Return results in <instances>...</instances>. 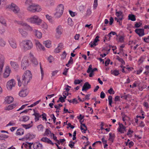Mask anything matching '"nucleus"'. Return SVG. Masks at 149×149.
I'll use <instances>...</instances> for the list:
<instances>
[{
  "label": "nucleus",
  "instance_id": "15",
  "mask_svg": "<svg viewBox=\"0 0 149 149\" xmlns=\"http://www.w3.org/2000/svg\"><path fill=\"white\" fill-rule=\"evenodd\" d=\"M118 132H120L121 133H123L124 131H126V127L124 126L122 124L119 123V127L118 128Z\"/></svg>",
  "mask_w": 149,
  "mask_h": 149
},
{
  "label": "nucleus",
  "instance_id": "29",
  "mask_svg": "<svg viewBox=\"0 0 149 149\" xmlns=\"http://www.w3.org/2000/svg\"><path fill=\"white\" fill-rule=\"evenodd\" d=\"M24 130L22 128H19L17 131L16 134L19 135H21L24 134Z\"/></svg>",
  "mask_w": 149,
  "mask_h": 149
},
{
  "label": "nucleus",
  "instance_id": "18",
  "mask_svg": "<svg viewBox=\"0 0 149 149\" xmlns=\"http://www.w3.org/2000/svg\"><path fill=\"white\" fill-rule=\"evenodd\" d=\"M30 57L31 62L34 65H36L38 64V62L34 57L33 55L31 53H30Z\"/></svg>",
  "mask_w": 149,
  "mask_h": 149
},
{
  "label": "nucleus",
  "instance_id": "12",
  "mask_svg": "<svg viewBox=\"0 0 149 149\" xmlns=\"http://www.w3.org/2000/svg\"><path fill=\"white\" fill-rule=\"evenodd\" d=\"M99 36H97L93 41L90 43L89 44L91 45L90 47H93V46H96L97 45V42L99 41Z\"/></svg>",
  "mask_w": 149,
  "mask_h": 149
},
{
  "label": "nucleus",
  "instance_id": "36",
  "mask_svg": "<svg viewBox=\"0 0 149 149\" xmlns=\"http://www.w3.org/2000/svg\"><path fill=\"white\" fill-rule=\"evenodd\" d=\"M128 18L129 19L133 21H135L136 20L135 16L132 14L129 15L128 16Z\"/></svg>",
  "mask_w": 149,
  "mask_h": 149
},
{
  "label": "nucleus",
  "instance_id": "44",
  "mask_svg": "<svg viewBox=\"0 0 149 149\" xmlns=\"http://www.w3.org/2000/svg\"><path fill=\"white\" fill-rule=\"evenodd\" d=\"M37 128L39 131H42L44 127L42 125L40 124L38 125L37 126Z\"/></svg>",
  "mask_w": 149,
  "mask_h": 149
},
{
  "label": "nucleus",
  "instance_id": "3",
  "mask_svg": "<svg viewBox=\"0 0 149 149\" xmlns=\"http://www.w3.org/2000/svg\"><path fill=\"white\" fill-rule=\"evenodd\" d=\"M31 3V2L29 4H26V5H29L27 8L28 10L33 13H35L40 11L41 10V7L39 5Z\"/></svg>",
  "mask_w": 149,
  "mask_h": 149
},
{
  "label": "nucleus",
  "instance_id": "30",
  "mask_svg": "<svg viewBox=\"0 0 149 149\" xmlns=\"http://www.w3.org/2000/svg\"><path fill=\"white\" fill-rule=\"evenodd\" d=\"M109 138L108 140L111 141L113 143V140L115 138V135L114 134H112L111 133H109Z\"/></svg>",
  "mask_w": 149,
  "mask_h": 149
},
{
  "label": "nucleus",
  "instance_id": "57",
  "mask_svg": "<svg viewBox=\"0 0 149 149\" xmlns=\"http://www.w3.org/2000/svg\"><path fill=\"white\" fill-rule=\"evenodd\" d=\"M69 12L70 15L72 17H74L77 14L76 13L73 12V11H72L71 10H69Z\"/></svg>",
  "mask_w": 149,
  "mask_h": 149
},
{
  "label": "nucleus",
  "instance_id": "6",
  "mask_svg": "<svg viewBox=\"0 0 149 149\" xmlns=\"http://www.w3.org/2000/svg\"><path fill=\"white\" fill-rule=\"evenodd\" d=\"M20 46L22 47H32L33 44L30 40H25L22 41L20 44Z\"/></svg>",
  "mask_w": 149,
  "mask_h": 149
},
{
  "label": "nucleus",
  "instance_id": "54",
  "mask_svg": "<svg viewBox=\"0 0 149 149\" xmlns=\"http://www.w3.org/2000/svg\"><path fill=\"white\" fill-rule=\"evenodd\" d=\"M35 43L36 47H42V45L38 41L36 40L35 42Z\"/></svg>",
  "mask_w": 149,
  "mask_h": 149
},
{
  "label": "nucleus",
  "instance_id": "41",
  "mask_svg": "<svg viewBox=\"0 0 149 149\" xmlns=\"http://www.w3.org/2000/svg\"><path fill=\"white\" fill-rule=\"evenodd\" d=\"M22 120H21L24 122H26L28 121L29 119V118L28 116H24L22 117Z\"/></svg>",
  "mask_w": 149,
  "mask_h": 149
},
{
  "label": "nucleus",
  "instance_id": "11",
  "mask_svg": "<svg viewBox=\"0 0 149 149\" xmlns=\"http://www.w3.org/2000/svg\"><path fill=\"white\" fill-rule=\"evenodd\" d=\"M135 31L139 36H142L144 35V29H137L135 30Z\"/></svg>",
  "mask_w": 149,
  "mask_h": 149
},
{
  "label": "nucleus",
  "instance_id": "1",
  "mask_svg": "<svg viewBox=\"0 0 149 149\" xmlns=\"http://www.w3.org/2000/svg\"><path fill=\"white\" fill-rule=\"evenodd\" d=\"M27 22L37 25H40L42 22V20L37 15H32L26 19Z\"/></svg>",
  "mask_w": 149,
  "mask_h": 149
},
{
  "label": "nucleus",
  "instance_id": "31",
  "mask_svg": "<svg viewBox=\"0 0 149 149\" xmlns=\"http://www.w3.org/2000/svg\"><path fill=\"white\" fill-rule=\"evenodd\" d=\"M9 42L10 45L11 47H15L16 46L15 41L13 39H10L9 41Z\"/></svg>",
  "mask_w": 149,
  "mask_h": 149
},
{
  "label": "nucleus",
  "instance_id": "38",
  "mask_svg": "<svg viewBox=\"0 0 149 149\" xmlns=\"http://www.w3.org/2000/svg\"><path fill=\"white\" fill-rule=\"evenodd\" d=\"M46 17L47 19L51 23L53 22V19L52 17L48 15H46Z\"/></svg>",
  "mask_w": 149,
  "mask_h": 149
},
{
  "label": "nucleus",
  "instance_id": "17",
  "mask_svg": "<svg viewBox=\"0 0 149 149\" xmlns=\"http://www.w3.org/2000/svg\"><path fill=\"white\" fill-rule=\"evenodd\" d=\"M33 111L34 112V113L32 114V115L35 116V121L37 122L39 120L40 118L41 117V116L38 113L36 112L35 109H33Z\"/></svg>",
  "mask_w": 149,
  "mask_h": 149
},
{
  "label": "nucleus",
  "instance_id": "25",
  "mask_svg": "<svg viewBox=\"0 0 149 149\" xmlns=\"http://www.w3.org/2000/svg\"><path fill=\"white\" fill-rule=\"evenodd\" d=\"M80 129L81 131L83 130L82 131V133H85L86 130H87V127L85 124L82 123L81 124Z\"/></svg>",
  "mask_w": 149,
  "mask_h": 149
},
{
  "label": "nucleus",
  "instance_id": "39",
  "mask_svg": "<svg viewBox=\"0 0 149 149\" xmlns=\"http://www.w3.org/2000/svg\"><path fill=\"white\" fill-rule=\"evenodd\" d=\"M63 97H62V96H61V97L59 98V100H60V102L63 103L65 102V99L66 97V96H65V95H63Z\"/></svg>",
  "mask_w": 149,
  "mask_h": 149
},
{
  "label": "nucleus",
  "instance_id": "50",
  "mask_svg": "<svg viewBox=\"0 0 149 149\" xmlns=\"http://www.w3.org/2000/svg\"><path fill=\"white\" fill-rule=\"evenodd\" d=\"M117 59H118V61L120 62L123 65H124L125 64V62L123 59L120 58V57H118V58H117Z\"/></svg>",
  "mask_w": 149,
  "mask_h": 149
},
{
  "label": "nucleus",
  "instance_id": "26",
  "mask_svg": "<svg viewBox=\"0 0 149 149\" xmlns=\"http://www.w3.org/2000/svg\"><path fill=\"white\" fill-rule=\"evenodd\" d=\"M35 136V135L31 134H26L24 137V139H31L34 138Z\"/></svg>",
  "mask_w": 149,
  "mask_h": 149
},
{
  "label": "nucleus",
  "instance_id": "61",
  "mask_svg": "<svg viewBox=\"0 0 149 149\" xmlns=\"http://www.w3.org/2000/svg\"><path fill=\"white\" fill-rule=\"evenodd\" d=\"M68 70L69 68L67 69L65 68L64 70L63 74L65 75H66L67 74V72H68Z\"/></svg>",
  "mask_w": 149,
  "mask_h": 149
},
{
  "label": "nucleus",
  "instance_id": "21",
  "mask_svg": "<svg viewBox=\"0 0 149 149\" xmlns=\"http://www.w3.org/2000/svg\"><path fill=\"white\" fill-rule=\"evenodd\" d=\"M13 98L11 96H7L5 98V102L6 103L9 104L13 101Z\"/></svg>",
  "mask_w": 149,
  "mask_h": 149
},
{
  "label": "nucleus",
  "instance_id": "24",
  "mask_svg": "<svg viewBox=\"0 0 149 149\" xmlns=\"http://www.w3.org/2000/svg\"><path fill=\"white\" fill-rule=\"evenodd\" d=\"M64 10V6L62 4H60L57 7L56 10L58 12H60L61 13H63Z\"/></svg>",
  "mask_w": 149,
  "mask_h": 149
},
{
  "label": "nucleus",
  "instance_id": "35",
  "mask_svg": "<svg viewBox=\"0 0 149 149\" xmlns=\"http://www.w3.org/2000/svg\"><path fill=\"white\" fill-rule=\"evenodd\" d=\"M10 64L12 67L15 69H16L18 67V65L14 61H11L10 62Z\"/></svg>",
  "mask_w": 149,
  "mask_h": 149
},
{
  "label": "nucleus",
  "instance_id": "37",
  "mask_svg": "<svg viewBox=\"0 0 149 149\" xmlns=\"http://www.w3.org/2000/svg\"><path fill=\"white\" fill-rule=\"evenodd\" d=\"M111 73L115 76H117L119 74V71L116 70H114L113 71L111 70Z\"/></svg>",
  "mask_w": 149,
  "mask_h": 149
},
{
  "label": "nucleus",
  "instance_id": "32",
  "mask_svg": "<svg viewBox=\"0 0 149 149\" xmlns=\"http://www.w3.org/2000/svg\"><path fill=\"white\" fill-rule=\"evenodd\" d=\"M17 24L21 25L23 26H26L29 27L30 29H32V28L29 25H28L26 23H24L22 21H19L18 22Z\"/></svg>",
  "mask_w": 149,
  "mask_h": 149
},
{
  "label": "nucleus",
  "instance_id": "64",
  "mask_svg": "<svg viewBox=\"0 0 149 149\" xmlns=\"http://www.w3.org/2000/svg\"><path fill=\"white\" fill-rule=\"evenodd\" d=\"M144 40L146 42H149V36H148L147 37H144Z\"/></svg>",
  "mask_w": 149,
  "mask_h": 149
},
{
  "label": "nucleus",
  "instance_id": "45",
  "mask_svg": "<svg viewBox=\"0 0 149 149\" xmlns=\"http://www.w3.org/2000/svg\"><path fill=\"white\" fill-rule=\"evenodd\" d=\"M32 144L33 143H27V144H25V146H26V148H27L28 149H31V146L32 145Z\"/></svg>",
  "mask_w": 149,
  "mask_h": 149
},
{
  "label": "nucleus",
  "instance_id": "49",
  "mask_svg": "<svg viewBox=\"0 0 149 149\" xmlns=\"http://www.w3.org/2000/svg\"><path fill=\"white\" fill-rule=\"evenodd\" d=\"M82 81V80L75 79L74 81V83L75 84H79Z\"/></svg>",
  "mask_w": 149,
  "mask_h": 149
},
{
  "label": "nucleus",
  "instance_id": "19",
  "mask_svg": "<svg viewBox=\"0 0 149 149\" xmlns=\"http://www.w3.org/2000/svg\"><path fill=\"white\" fill-rule=\"evenodd\" d=\"M33 147L34 149H42L43 146L42 144L35 143L33 144Z\"/></svg>",
  "mask_w": 149,
  "mask_h": 149
},
{
  "label": "nucleus",
  "instance_id": "51",
  "mask_svg": "<svg viewBox=\"0 0 149 149\" xmlns=\"http://www.w3.org/2000/svg\"><path fill=\"white\" fill-rule=\"evenodd\" d=\"M41 116H42L43 120H45V121L47 120L46 118L47 115L45 113H43Z\"/></svg>",
  "mask_w": 149,
  "mask_h": 149
},
{
  "label": "nucleus",
  "instance_id": "14",
  "mask_svg": "<svg viewBox=\"0 0 149 149\" xmlns=\"http://www.w3.org/2000/svg\"><path fill=\"white\" fill-rule=\"evenodd\" d=\"M28 92L26 88L22 90L19 93V95L22 97H25L28 94Z\"/></svg>",
  "mask_w": 149,
  "mask_h": 149
},
{
  "label": "nucleus",
  "instance_id": "46",
  "mask_svg": "<svg viewBox=\"0 0 149 149\" xmlns=\"http://www.w3.org/2000/svg\"><path fill=\"white\" fill-rule=\"evenodd\" d=\"M54 57L51 55H50L47 59L48 61H49L50 63H52L54 60Z\"/></svg>",
  "mask_w": 149,
  "mask_h": 149
},
{
  "label": "nucleus",
  "instance_id": "22",
  "mask_svg": "<svg viewBox=\"0 0 149 149\" xmlns=\"http://www.w3.org/2000/svg\"><path fill=\"white\" fill-rule=\"evenodd\" d=\"M33 32L35 35V36L38 38L40 39L42 37V33L36 29H34L33 30Z\"/></svg>",
  "mask_w": 149,
  "mask_h": 149
},
{
  "label": "nucleus",
  "instance_id": "63",
  "mask_svg": "<svg viewBox=\"0 0 149 149\" xmlns=\"http://www.w3.org/2000/svg\"><path fill=\"white\" fill-rule=\"evenodd\" d=\"M113 22V19L112 17H111L109 19V24L110 25H111Z\"/></svg>",
  "mask_w": 149,
  "mask_h": 149
},
{
  "label": "nucleus",
  "instance_id": "43",
  "mask_svg": "<svg viewBox=\"0 0 149 149\" xmlns=\"http://www.w3.org/2000/svg\"><path fill=\"white\" fill-rule=\"evenodd\" d=\"M112 97L111 96L109 95V96L108 101H109V105H110L111 107H112L111 104H112Z\"/></svg>",
  "mask_w": 149,
  "mask_h": 149
},
{
  "label": "nucleus",
  "instance_id": "7",
  "mask_svg": "<svg viewBox=\"0 0 149 149\" xmlns=\"http://www.w3.org/2000/svg\"><path fill=\"white\" fill-rule=\"evenodd\" d=\"M15 83L14 80L12 79L7 82V88L8 89L11 90L13 87L15 86Z\"/></svg>",
  "mask_w": 149,
  "mask_h": 149
},
{
  "label": "nucleus",
  "instance_id": "40",
  "mask_svg": "<svg viewBox=\"0 0 149 149\" xmlns=\"http://www.w3.org/2000/svg\"><path fill=\"white\" fill-rule=\"evenodd\" d=\"M62 14L63 13H61L60 12H58L56 11V12L54 14V15L56 17L58 18L60 17Z\"/></svg>",
  "mask_w": 149,
  "mask_h": 149
},
{
  "label": "nucleus",
  "instance_id": "59",
  "mask_svg": "<svg viewBox=\"0 0 149 149\" xmlns=\"http://www.w3.org/2000/svg\"><path fill=\"white\" fill-rule=\"evenodd\" d=\"M108 93L110 94H114V91L112 88H110L108 91Z\"/></svg>",
  "mask_w": 149,
  "mask_h": 149
},
{
  "label": "nucleus",
  "instance_id": "42",
  "mask_svg": "<svg viewBox=\"0 0 149 149\" xmlns=\"http://www.w3.org/2000/svg\"><path fill=\"white\" fill-rule=\"evenodd\" d=\"M49 134H51V136H52V133H51L50 131L48 129H46L44 133V135L48 136Z\"/></svg>",
  "mask_w": 149,
  "mask_h": 149
},
{
  "label": "nucleus",
  "instance_id": "34",
  "mask_svg": "<svg viewBox=\"0 0 149 149\" xmlns=\"http://www.w3.org/2000/svg\"><path fill=\"white\" fill-rule=\"evenodd\" d=\"M44 45L45 47H48L51 46V42L49 40H47L43 42Z\"/></svg>",
  "mask_w": 149,
  "mask_h": 149
},
{
  "label": "nucleus",
  "instance_id": "16",
  "mask_svg": "<svg viewBox=\"0 0 149 149\" xmlns=\"http://www.w3.org/2000/svg\"><path fill=\"white\" fill-rule=\"evenodd\" d=\"M19 33L22 35V37L26 38L27 36L28 35L26 31L24 30L23 29H19Z\"/></svg>",
  "mask_w": 149,
  "mask_h": 149
},
{
  "label": "nucleus",
  "instance_id": "20",
  "mask_svg": "<svg viewBox=\"0 0 149 149\" xmlns=\"http://www.w3.org/2000/svg\"><path fill=\"white\" fill-rule=\"evenodd\" d=\"M41 141L43 142L51 144L52 145H54V143L52 142V141L47 137H43L41 139Z\"/></svg>",
  "mask_w": 149,
  "mask_h": 149
},
{
  "label": "nucleus",
  "instance_id": "47",
  "mask_svg": "<svg viewBox=\"0 0 149 149\" xmlns=\"http://www.w3.org/2000/svg\"><path fill=\"white\" fill-rule=\"evenodd\" d=\"M15 123L13 121H11L8 124H7L6 126L8 127L10 126H15Z\"/></svg>",
  "mask_w": 149,
  "mask_h": 149
},
{
  "label": "nucleus",
  "instance_id": "56",
  "mask_svg": "<svg viewBox=\"0 0 149 149\" xmlns=\"http://www.w3.org/2000/svg\"><path fill=\"white\" fill-rule=\"evenodd\" d=\"M124 38L122 36H120L118 38V41L121 42L123 41Z\"/></svg>",
  "mask_w": 149,
  "mask_h": 149
},
{
  "label": "nucleus",
  "instance_id": "55",
  "mask_svg": "<svg viewBox=\"0 0 149 149\" xmlns=\"http://www.w3.org/2000/svg\"><path fill=\"white\" fill-rule=\"evenodd\" d=\"M17 80L18 82V86H21L22 85V82L20 81V78L19 77L17 76Z\"/></svg>",
  "mask_w": 149,
  "mask_h": 149
},
{
  "label": "nucleus",
  "instance_id": "5",
  "mask_svg": "<svg viewBox=\"0 0 149 149\" xmlns=\"http://www.w3.org/2000/svg\"><path fill=\"white\" fill-rule=\"evenodd\" d=\"M29 61H28V57L27 56H25L22 61L21 68L23 70H25L26 68L29 66Z\"/></svg>",
  "mask_w": 149,
  "mask_h": 149
},
{
  "label": "nucleus",
  "instance_id": "58",
  "mask_svg": "<svg viewBox=\"0 0 149 149\" xmlns=\"http://www.w3.org/2000/svg\"><path fill=\"white\" fill-rule=\"evenodd\" d=\"M70 142L72 143L69 144L68 145L71 148H73L75 143L73 142L72 141H70Z\"/></svg>",
  "mask_w": 149,
  "mask_h": 149
},
{
  "label": "nucleus",
  "instance_id": "52",
  "mask_svg": "<svg viewBox=\"0 0 149 149\" xmlns=\"http://www.w3.org/2000/svg\"><path fill=\"white\" fill-rule=\"evenodd\" d=\"M8 137V136L4 134H0V138L2 139H6Z\"/></svg>",
  "mask_w": 149,
  "mask_h": 149
},
{
  "label": "nucleus",
  "instance_id": "9",
  "mask_svg": "<svg viewBox=\"0 0 149 149\" xmlns=\"http://www.w3.org/2000/svg\"><path fill=\"white\" fill-rule=\"evenodd\" d=\"M56 33L59 36L58 37L56 36V37L58 38L62 34L63 32V29L62 26L60 25L58 26L56 28Z\"/></svg>",
  "mask_w": 149,
  "mask_h": 149
},
{
  "label": "nucleus",
  "instance_id": "10",
  "mask_svg": "<svg viewBox=\"0 0 149 149\" xmlns=\"http://www.w3.org/2000/svg\"><path fill=\"white\" fill-rule=\"evenodd\" d=\"M91 88V85L88 82L85 83L83 86L82 91H86L87 90Z\"/></svg>",
  "mask_w": 149,
  "mask_h": 149
},
{
  "label": "nucleus",
  "instance_id": "2",
  "mask_svg": "<svg viewBox=\"0 0 149 149\" xmlns=\"http://www.w3.org/2000/svg\"><path fill=\"white\" fill-rule=\"evenodd\" d=\"M22 82L24 81V85H26L29 82L32 78V74L29 70L26 71L22 76Z\"/></svg>",
  "mask_w": 149,
  "mask_h": 149
},
{
  "label": "nucleus",
  "instance_id": "4",
  "mask_svg": "<svg viewBox=\"0 0 149 149\" xmlns=\"http://www.w3.org/2000/svg\"><path fill=\"white\" fill-rule=\"evenodd\" d=\"M7 8L15 14L18 13L20 11L19 7L16 4L13 3L8 5Z\"/></svg>",
  "mask_w": 149,
  "mask_h": 149
},
{
  "label": "nucleus",
  "instance_id": "53",
  "mask_svg": "<svg viewBox=\"0 0 149 149\" xmlns=\"http://www.w3.org/2000/svg\"><path fill=\"white\" fill-rule=\"evenodd\" d=\"M111 34H109V33L108 35H106L104 37V38L106 40H108L107 39L109 38V40H110V38L111 37Z\"/></svg>",
  "mask_w": 149,
  "mask_h": 149
},
{
  "label": "nucleus",
  "instance_id": "27",
  "mask_svg": "<svg viewBox=\"0 0 149 149\" xmlns=\"http://www.w3.org/2000/svg\"><path fill=\"white\" fill-rule=\"evenodd\" d=\"M115 15L118 18L122 17H123V12L121 11H117V9L116 10Z\"/></svg>",
  "mask_w": 149,
  "mask_h": 149
},
{
  "label": "nucleus",
  "instance_id": "48",
  "mask_svg": "<svg viewBox=\"0 0 149 149\" xmlns=\"http://www.w3.org/2000/svg\"><path fill=\"white\" fill-rule=\"evenodd\" d=\"M6 42L2 39L0 40V46L3 47L5 45Z\"/></svg>",
  "mask_w": 149,
  "mask_h": 149
},
{
  "label": "nucleus",
  "instance_id": "8",
  "mask_svg": "<svg viewBox=\"0 0 149 149\" xmlns=\"http://www.w3.org/2000/svg\"><path fill=\"white\" fill-rule=\"evenodd\" d=\"M11 72V70L8 66H6L5 69V72L3 74V77L5 78H6L9 76Z\"/></svg>",
  "mask_w": 149,
  "mask_h": 149
},
{
  "label": "nucleus",
  "instance_id": "13",
  "mask_svg": "<svg viewBox=\"0 0 149 149\" xmlns=\"http://www.w3.org/2000/svg\"><path fill=\"white\" fill-rule=\"evenodd\" d=\"M4 63V58L3 56L0 57V74L2 73Z\"/></svg>",
  "mask_w": 149,
  "mask_h": 149
},
{
  "label": "nucleus",
  "instance_id": "28",
  "mask_svg": "<svg viewBox=\"0 0 149 149\" xmlns=\"http://www.w3.org/2000/svg\"><path fill=\"white\" fill-rule=\"evenodd\" d=\"M0 23L5 26H7V24L6 20L2 17H0Z\"/></svg>",
  "mask_w": 149,
  "mask_h": 149
},
{
  "label": "nucleus",
  "instance_id": "62",
  "mask_svg": "<svg viewBox=\"0 0 149 149\" xmlns=\"http://www.w3.org/2000/svg\"><path fill=\"white\" fill-rule=\"evenodd\" d=\"M104 137V136H103L102 138L101 139L102 142L103 144L107 143V141L105 140Z\"/></svg>",
  "mask_w": 149,
  "mask_h": 149
},
{
  "label": "nucleus",
  "instance_id": "33",
  "mask_svg": "<svg viewBox=\"0 0 149 149\" xmlns=\"http://www.w3.org/2000/svg\"><path fill=\"white\" fill-rule=\"evenodd\" d=\"M17 105V104H10L7 107L6 109L8 110H11L15 108Z\"/></svg>",
  "mask_w": 149,
  "mask_h": 149
},
{
  "label": "nucleus",
  "instance_id": "23",
  "mask_svg": "<svg viewBox=\"0 0 149 149\" xmlns=\"http://www.w3.org/2000/svg\"><path fill=\"white\" fill-rule=\"evenodd\" d=\"M113 48L112 49L113 51V53L115 54H116L117 53V54H119L120 53H121L123 52V47H118V51L116 50V51H114L115 50L117 49V47H111Z\"/></svg>",
  "mask_w": 149,
  "mask_h": 149
},
{
  "label": "nucleus",
  "instance_id": "60",
  "mask_svg": "<svg viewBox=\"0 0 149 149\" xmlns=\"http://www.w3.org/2000/svg\"><path fill=\"white\" fill-rule=\"evenodd\" d=\"M105 94L104 93L103 91H102L101 92L100 95V97L102 98H104L105 97Z\"/></svg>",
  "mask_w": 149,
  "mask_h": 149
}]
</instances>
